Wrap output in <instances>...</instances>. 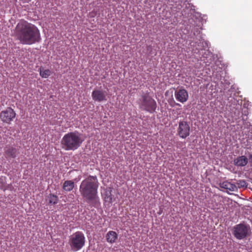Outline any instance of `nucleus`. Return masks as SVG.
Returning <instances> with one entry per match:
<instances>
[{"label":"nucleus","mask_w":252,"mask_h":252,"mask_svg":"<svg viewBox=\"0 0 252 252\" xmlns=\"http://www.w3.org/2000/svg\"><path fill=\"white\" fill-rule=\"evenodd\" d=\"M250 230V226L240 223L233 227L232 233L236 238L241 240L247 237Z\"/></svg>","instance_id":"6"},{"label":"nucleus","mask_w":252,"mask_h":252,"mask_svg":"<svg viewBox=\"0 0 252 252\" xmlns=\"http://www.w3.org/2000/svg\"><path fill=\"white\" fill-rule=\"evenodd\" d=\"M248 158L249 160V162L251 166H252V153H250L248 154Z\"/></svg>","instance_id":"22"},{"label":"nucleus","mask_w":252,"mask_h":252,"mask_svg":"<svg viewBox=\"0 0 252 252\" xmlns=\"http://www.w3.org/2000/svg\"><path fill=\"white\" fill-rule=\"evenodd\" d=\"M220 188L226 189L227 191H235L237 190V186L227 181L220 184Z\"/></svg>","instance_id":"11"},{"label":"nucleus","mask_w":252,"mask_h":252,"mask_svg":"<svg viewBox=\"0 0 252 252\" xmlns=\"http://www.w3.org/2000/svg\"><path fill=\"white\" fill-rule=\"evenodd\" d=\"M177 133L179 136L183 139L186 138L190 134V127L187 122L181 121L179 123V126L177 129Z\"/></svg>","instance_id":"8"},{"label":"nucleus","mask_w":252,"mask_h":252,"mask_svg":"<svg viewBox=\"0 0 252 252\" xmlns=\"http://www.w3.org/2000/svg\"><path fill=\"white\" fill-rule=\"evenodd\" d=\"M184 4H185V5H186V7H187V4H188V5H189V7L190 8V10L192 9L191 7H192V5H190L189 3H188V4H185V3H184Z\"/></svg>","instance_id":"24"},{"label":"nucleus","mask_w":252,"mask_h":252,"mask_svg":"<svg viewBox=\"0 0 252 252\" xmlns=\"http://www.w3.org/2000/svg\"><path fill=\"white\" fill-rule=\"evenodd\" d=\"M74 187V183L71 180L65 181L63 185V189L65 191H70Z\"/></svg>","instance_id":"16"},{"label":"nucleus","mask_w":252,"mask_h":252,"mask_svg":"<svg viewBox=\"0 0 252 252\" xmlns=\"http://www.w3.org/2000/svg\"><path fill=\"white\" fill-rule=\"evenodd\" d=\"M176 99L181 103L186 102L189 97L188 92L185 89H181L175 92Z\"/></svg>","instance_id":"10"},{"label":"nucleus","mask_w":252,"mask_h":252,"mask_svg":"<svg viewBox=\"0 0 252 252\" xmlns=\"http://www.w3.org/2000/svg\"><path fill=\"white\" fill-rule=\"evenodd\" d=\"M70 248L73 252L81 250L85 245V237L81 231H77L69 237L68 242Z\"/></svg>","instance_id":"4"},{"label":"nucleus","mask_w":252,"mask_h":252,"mask_svg":"<svg viewBox=\"0 0 252 252\" xmlns=\"http://www.w3.org/2000/svg\"><path fill=\"white\" fill-rule=\"evenodd\" d=\"M84 141L82 134L75 131L65 134L62 139L61 144L66 151H74L80 147Z\"/></svg>","instance_id":"3"},{"label":"nucleus","mask_w":252,"mask_h":252,"mask_svg":"<svg viewBox=\"0 0 252 252\" xmlns=\"http://www.w3.org/2000/svg\"><path fill=\"white\" fill-rule=\"evenodd\" d=\"M5 153L7 158H14L16 157L17 154V150L12 147L6 148Z\"/></svg>","instance_id":"14"},{"label":"nucleus","mask_w":252,"mask_h":252,"mask_svg":"<svg viewBox=\"0 0 252 252\" xmlns=\"http://www.w3.org/2000/svg\"><path fill=\"white\" fill-rule=\"evenodd\" d=\"M173 2L176 3H178V5H180L181 7H182V5L181 4L182 1H180V0H178V1L176 0H174Z\"/></svg>","instance_id":"23"},{"label":"nucleus","mask_w":252,"mask_h":252,"mask_svg":"<svg viewBox=\"0 0 252 252\" xmlns=\"http://www.w3.org/2000/svg\"><path fill=\"white\" fill-rule=\"evenodd\" d=\"M99 182L96 176H89L81 183L79 191L82 196L89 201L96 203L98 200Z\"/></svg>","instance_id":"2"},{"label":"nucleus","mask_w":252,"mask_h":252,"mask_svg":"<svg viewBox=\"0 0 252 252\" xmlns=\"http://www.w3.org/2000/svg\"><path fill=\"white\" fill-rule=\"evenodd\" d=\"M176 105H178V106H180V104H179V103H177V104H176Z\"/></svg>","instance_id":"26"},{"label":"nucleus","mask_w":252,"mask_h":252,"mask_svg":"<svg viewBox=\"0 0 252 252\" xmlns=\"http://www.w3.org/2000/svg\"><path fill=\"white\" fill-rule=\"evenodd\" d=\"M16 113L15 111L10 107L2 111L0 113V119L4 123L10 124V122L15 118Z\"/></svg>","instance_id":"7"},{"label":"nucleus","mask_w":252,"mask_h":252,"mask_svg":"<svg viewBox=\"0 0 252 252\" xmlns=\"http://www.w3.org/2000/svg\"><path fill=\"white\" fill-rule=\"evenodd\" d=\"M194 35H196V33H195V32H194Z\"/></svg>","instance_id":"27"},{"label":"nucleus","mask_w":252,"mask_h":252,"mask_svg":"<svg viewBox=\"0 0 252 252\" xmlns=\"http://www.w3.org/2000/svg\"><path fill=\"white\" fill-rule=\"evenodd\" d=\"M117 238L118 235L117 233L114 231H109L106 236L107 241L111 244L115 243Z\"/></svg>","instance_id":"12"},{"label":"nucleus","mask_w":252,"mask_h":252,"mask_svg":"<svg viewBox=\"0 0 252 252\" xmlns=\"http://www.w3.org/2000/svg\"><path fill=\"white\" fill-rule=\"evenodd\" d=\"M235 164L238 166H244L248 163V158L244 156L238 157L234 160Z\"/></svg>","instance_id":"15"},{"label":"nucleus","mask_w":252,"mask_h":252,"mask_svg":"<svg viewBox=\"0 0 252 252\" xmlns=\"http://www.w3.org/2000/svg\"><path fill=\"white\" fill-rule=\"evenodd\" d=\"M138 104L140 109L150 113L154 112L157 108L156 101L148 94L142 95L141 98L138 100Z\"/></svg>","instance_id":"5"},{"label":"nucleus","mask_w":252,"mask_h":252,"mask_svg":"<svg viewBox=\"0 0 252 252\" xmlns=\"http://www.w3.org/2000/svg\"><path fill=\"white\" fill-rule=\"evenodd\" d=\"M112 188L110 187L107 188L106 189L104 196L105 200L110 203L112 202Z\"/></svg>","instance_id":"17"},{"label":"nucleus","mask_w":252,"mask_h":252,"mask_svg":"<svg viewBox=\"0 0 252 252\" xmlns=\"http://www.w3.org/2000/svg\"><path fill=\"white\" fill-rule=\"evenodd\" d=\"M51 71L49 69L42 70L40 69V75L42 78H47L50 75Z\"/></svg>","instance_id":"19"},{"label":"nucleus","mask_w":252,"mask_h":252,"mask_svg":"<svg viewBox=\"0 0 252 252\" xmlns=\"http://www.w3.org/2000/svg\"><path fill=\"white\" fill-rule=\"evenodd\" d=\"M6 178L5 177L1 176L0 177V189H5L6 187Z\"/></svg>","instance_id":"20"},{"label":"nucleus","mask_w":252,"mask_h":252,"mask_svg":"<svg viewBox=\"0 0 252 252\" xmlns=\"http://www.w3.org/2000/svg\"><path fill=\"white\" fill-rule=\"evenodd\" d=\"M92 96L95 101L101 102L107 100L106 92L100 90H94L92 93Z\"/></svg>","instance_id":"9"},{"label":"nucleus","mask_w":252,"mask_h":252,"mask_svg":"<svg viewBox=\"0 0 252 252\" xmlns=\"http://www.w3.org/2000/svg\"><path fill=\"white\" fill-rule=\"evenodd\" d=\"M237 186L239 188H244L247 186V184L244 180H240L237 183Z\"/></svg>","instance_id":"21"},{"label":"nucleus","mask_w":252,"mask_h":252,"mask_svg":"<svg viewBox=\"0 0 252 252\" xmlns=\"http://www.w3.org/2000/svg\"><path fill=\"white\" fill-rule=\"evenodd\" d=\"M245 148H247V149H249L251 148V146L250 145H249V144H247V145H245Z\"/></svg>","instance_id":"25"},{"label":"nucleus","mask_w":252,"mask_h":252,"mask_svg":"<svg viewBox=\"0 0 252 252\" xmlns=\"http://www.w3.org/2000/svg\"><path fill=\"white\" fill-rule=\"evenodd\" d=\"M47 200L49 204H56L58 202V198L57 196L51 194L48 196Z\"/></svg>","instance_id":"18"},{"label":"nucleus","mask_w":252,"mask_h":252,"mask_svg":"<svg viewBox=\"0 0 252 252\" xmlns=\"http://www.w3.org/2000/svg\"><path fill=\"white\" fill-rule=\"evenodd\" d=\"M14 35L23 44L31 45L39 42L41 39L37 28L25 21H22L17 25Z\"/></svg>","instance_id":"1"},{"label":"nucleus","mask_w":252,"mask_h":252,"mask_svg":"<svg viewBox=\"0 0 252 252\" xmlns=\"http://www.w3.org/2000/svg\"><path fill=\"white\" fill-rule=\"evenodd\" d=\"M196 35V39H198L199 40V42L197 43V47L196 48V50H200L202 49H205L206 48L208 47V43L207 41H205L202 39V37L201 35L198 36Z\"/></svg>","instance_id":"13"}]
</instances>
